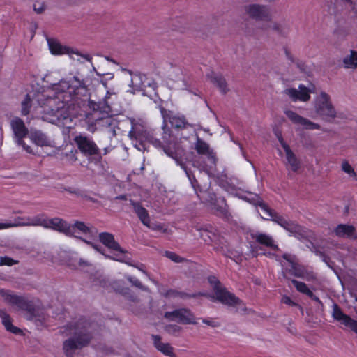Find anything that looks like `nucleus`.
I'll return each mask as SVG.
<instances>
[{
  "label": "nucleus",
  "instance_id": "obj_1",
  "mask_svg": "<svg viewBox=\"0 0 357 357\" xmlns=\"http://www.w3.org/2000/svg\"><path fill=\"white\" fill-rule=\"evenodd\" d=\"M36 99L44 121L57 123L70 119V107L77 98L76 90L67 82H61L52 89L38 93Z\"/></svg>",
  "mask_w": 357,
  "mask_h": 357
},
{
  "label": "nucleus",
  "instance_id": "obj_2",
  "mask_svg": "<svg viewBox=\"0 0 357 357\" xmlns=\"http://www.w3.org/2000/svg\"><path fill=\"white\" fill-rule=\"evenodd\" d=\"M162 133L161 139L155 137L154 130H135L134 135L135 139L142 146L148 142L153 144L155 148L162 149L164 152L169 157L176 159V137L172 134L171 129L162 123Z\"/></svg>",
  "mask_w": 357,
  "mask_h": 357
},
{
  "label": "nucleus",
  "instance_id": "obj_3",
  "mask_svg": "<svg viewBox=\"0 0 357 357\" xmlns=\"http://www.w3.org/2000/svg\"><path fill=\"white\" fill-rule=\"evenodd\" d=\"M207 279L213 288L216 299L221 303L233 307L245 306L242 300L222 286L220 281L215 275H209Z\"/></svg>",
  "mask_w": 357,
  "mask_h": 357
},
{
  "label": "nucleus",
  "instance_id": "obj_4",
  "mask_svg": "<svg viewBox=\"0 0 357 357\" xmlns=\"http://www.w3.org/2000/svg\"><path fill=\"white\" fill-rule=\"evenodd\" d=\"M5 301L10 305L18 310L25 311L27 313V318L33 320L38 316V309L34 305L33 301L28 299L24 296L5 292L2 294Z\"/></svg>",
  "mask_w": 357,
  "mask_h": 357
},
{
  "label": "nucleus",
  "instance_id": "obj_5",
  "mask_svg": "<svg viewBox=\"0 0 357 357\" xmlns=\"http://www.w3.org/2000/svg\"><path fill=\"white\" fill-rule=\"evenodd\" d=\"M74 141L83 155L89 159L93 157L96 162H100L102 160L101 151L92 139L80 135L76 136Z\"/></svg>",
  "mask_w": 357,
  "mask_h": 357
},
{
  "label": "nucleus",
  "instance_id": "obj_6",
  "mask_svg": "<svg viewBox=\"0 0 357 357\" xmlns=\"http://www.w3.org/2000/svg\"><path fill=\"white\" fill-rule=\"evenodd\" d=\"M14 221L13 223L0 222V230L19 226H40L46 228L48 218L44 213H40L33 217H17Z\"/></svg>",
  "mask_w": 357,
  "mask_h": 357
},
{
  "label": "nucleus",
  "instance_id": "obj_7",
  "mask_svg": "<svg viewBox=\"0 0 357 357\" xmlns=\"http://www.w3.org/2000/svg\"><path fill=\"white\" fill-rule=\"evenodd\" d=\"M89 333H81L63 342V349L67 357H73L75 351L87 346L91 340Z\"/></svg>",
  "mask_w": 357,
  "mask_h": 357
},
{
  "label": "nucleus",
  "instance_id": "obj_8",
  "mask_svg": "<svg viewBox=\"0 0 357 357\" xmlns=\"http://www.w3.org/2000/svg\"><path fill=\"white\" fill-rule=\"evenodd\" d=\"M314 107L317 114L325 120L333 119L336 115L335 109L331 102V98L326 92L320 93L315 100Z\"/></svg>",
  "mask_w": 357,
  "mask_h": 357
},
{
  "label": "nucleus",
  "instance_id": "obj_9",
  "mask_svg": "<svg viewBox=\"0 0 357 357\" xmlns=\"http://www.w3.org/2000/svg\"><path fill=\"white\" fill-rule=\"evenodd\" d=\"M169 321H175L181 324H195L193 313L188 308H180L172 312H166L164 314Z\"/></svg>",
  "mask_w": 357,
  "mask_h": 357
},
{
  "label": "nucleus",
  "instance_id": "obj_10",
  "mask_svg": "<svg viewBox=\"0 0 357 357\" xmlns=\"http://www.w3.org/2000/svg\"><path fill=\"white\" fill-rule=\"evenodd\" d=\"M10 124L14 135L17 139V144L22 146L27 153H31L32 152L31 147L26 146L24 141V138L28 135L29 130L23 120L19 117H16L11 121Z\"/></svg>",
  "mask_w": 357,
  "mask_h": 357
},
{
  "label": "nucleus",
  "instance_id": "obj_11",
  "mask_svg": "<svg viewBox=\"0 0 357 357\" xmlns=\"http://www.w3.org/2000/svg\"><path fill=\"white\" fill-rule=\"evenodd\" d=\"M161 115L162 117V123L168 126V123L171 126L178 130H181L186 128L188 123L185 117L183 115H177L173 114L171 111H167L165 108L160 109Z\"/></svg>",
  "mask_w": 357,
  "mask_h": 357
},
{
  "label": "nucleus",
  "instance_id": "obj_12",
  "mask_svg": "<svg viewBox=\"0 0 357 357\" xmlns=\"http://www.w3.org/2000/svg\"><path fill=\"white\" fill-rule=\"evenodd\" d=\"M333 318L347 328H349L357 335V321L344 314L337 303L333 305Z\"/></svg>",
  "mask_w": 357,
  "mask_h": 357
},
{
  "label": "nucleus",
  "instance_id": "obj_13",
  "mask_svg": "<svg viewBox=\"0 0 357 357\" xmlns=\"http://www.w3.org/2000/svg\"><path fill=\"white\" fill-rule=\"evenodd\" d=\"M282 257L289 263V268H285L282 271L284 278L289 279L287 274L298 278H303L305 277V268L303 266L294 261L291 255L284 253L282 255Z\"/></svg>",
  "mask_w": 357,
  "mask_h": 357
},
{
  "label": "nucleus",
  "instance_id": "obj_14",
  "mask_svg": "<svg viewBox=\"0 0 357 357\" xmlns=\"http://www.w3.org/2000/svg\"><path fill=\"white\" fill-rule=\"evenodd\" d=\"M250 17L257 20L270 21L271 13L268 7L258 4H251L245 8Z\"/></svg>",
  "mask_w": 357,
  "mask_h": 357
},
{
  "label": "nucleus",
  "instance_id": "obj_15",
  "mask_svg": "<svg viewBox=\"0 0 357 357\" xmlns=\"http://www.w3.org/2000/svg\"><path fill=\"white\" fill-rule=\"evenodd\" d=\"M284 114L292 123L303 126L305 129L319 130L320 128V126L319 124L300 116L294 111L287 109L284 111Z\"/></svg>",
  "mask_w": 357,
  "mask_h": 357
},
{
  "label": "nucleus",
  "instance_id": "obj_16",
  "mask_svg": "<svg viewBox=\"0 0 357 357\" xmlns=\"http://www.w3.org/2000/svg\"><path fill=\"white\" fill-rule=\"evenodd\" d=\"M46 228L63 233L67 236L70 235V229H72L70 224L59 218L48 219L47 227Z\"/></svg>",
  "mask_w": 357,
  "mask_h": 357
},
{
  "label": "nucleus",
  "instance_id": "obj_17",
  "mask_svg": "<svg viewBox=\"0 0 357 357\" xmlns=\"http://www.w3.org/2000/svg\"><path fill=\"white\" fill-rule=\"evenodd\" d=\"M250 235L252 238L259 245L271 248L275 251L278 250V246L275 243L271 236L261 232L252 233Z\"/></svg>",
  "mask_w": 357,
  "mask_h": 357
},
{
  "label": "nucleus",
  "instance_id": "obj_18",
  "mask_svg": "<svg viewBox=\"0 0 357 357\" xmlns=\"http://www.w3.org/2000/svg\"><path fill=\"white\" fill-rule=\"evenodd\" d=\"M99 240L104 245L110 250L117 251L121 254L125 252V251L121 248L119 243L115 241L114 235L110 233H100Z\"/></svg>",
  "mask_w": 357,
  "mask_h": 357
},
{
  "label": "nucleus",
  "instance_id": "obj_19",
  "mask_svg": "<svg viewBox=\"0 0 357 357\" xmlns=\"http://www.w3.org/2000/svg\"><path fill=\"white\" fill-rule=\"evenodd\" d=\"M161 337L159 335H153L152 340L154 347L162 354L169 357H176L174 352V348L169 343L161 342Z\"/></svg>",
  "mask_w": 357,
  "mask_h": 357
},
{
  "label": "nucleus",
  "instance_id": "obj_20",
  "mask_svg": "<svg viewBox=\"0 0 357 357\" xmlns=\"http://www.w3.org/2000/svg\"><path fill=\"white\" fill-rule=\"evenodd\" d=\"M291 282L298 292L307 295L312 301L317 303L321 307L324 306L322 301L319 299V297L313 294V292L308 288L307 285L305 282L298 281L295 279H292Z\"/></svg>",
  "mask_w": 357,
  "mask_h": 357
},
{
  "label": "nucleus",
  "instance_id": "obj_21",
  "mask_svg": "<svg viewBox=\"0 0 357 357\" xmlns=\"http://www.w3.org/2000/svg\"><path fill=\"white\" fill-rule=\"evenodd\" d=\"M257 205L260 207V208L268 215L273 221L276 222L278 225L284 227L287 220L283 217L278 214L275 211L270 208L266 204L263 202L262 201L258 202Z\"/></svg>",
  "mask_w": 357,
  "mask_h": 357
},
{
  "label": "nucleus",
  "instance_id": "obj_22",
  "mask_svg": "<svg viewBox=\"0 0 357 357\" xmlns=\"http://www.w3.org/2000/svg\"><path fill=\"white\" fill-rule=\"evenodd\" d=\"M160 294L166 298H180L182 299L197 298L199 296L204 295V294L201 293V292L194 293V294H188L184 291H178L176 289H169L166 291H161Z\"/></svg>",
  "mask_w": 357,
  "mask_h": 357
},
{
  "label": "nucleus",
  "instance_id": "obj_23",
  "mask_svg": "<svg viewBox=\"0 0 357 357\" xmlns=\"http://www.w3.org/2000/svg\"><path fill=\"white\" fill-rule=\"evenodd\" d=\"M0 317L2 324L7 331L15 335L23 333V331L20 328L13 325L12 319L5 309L0 308Z\"/></svg>",
  "mask_w": 357,
  "mask_h": 357
},
{
  "label": "nucleus",
  "instance_id": "obj_24",
  "mask_svg": "<svg viewBox=\"0 0 357 357\" xmlns=\"http://www.w3.org/2000/svg\"><path fill=\"white\" fill-rule=\"evenodd\" d=\"M131 204L133 206L134 212L136 213L142 223L147 227H150V216L148 211L142 206L139 202H131Z\"/></svg>",
  "mask_w": 357,
  "mask_h": 357
},
{
  "label": "nucleus",
  "instance_id": "obj_25",
  "mask_svg": "<svg viewBox=\"0 0 357 357\" xmlns=\"http://www.w3.org/2000/svg\"><path fill=\"white\" fill-rule=\"evenodd\" d=\"M211 204L214 206L215 209L222 215L227 216L229 214V208L225 198L223 197L216 198L215 195H213V197H211Z\"/></svg>",
  "mask_w": 357,
  "mask_h": 357
},
{
  "label": "nucleus",
  "instance_id": "obj_26",
  "mask_svg": "<svg viewBox=\"0 0 357 357\" xmlns=\"http://www.w3.org/2000/svg\"><path fill=\"white\" fill-rule=\"evenodd\" d=\"M355 231L356 229L353 225L340 224L335 227L334 232L339 237L354 238L356 239L357 236L354 237Z\"/></svg>",
  "mask_w": 357,
  "mask_h": 357
},
{
  "label": "nucleus",
  "instance_id": "obj_27",
  "mask_svg": "<svg viewBox=\"0 0 357 357\" xmlns=\"http://www.w3.org/2000/svg\"><path fill=\"white\" fill-rule=\"evenodd\" d=\"M50 52L54 55H62L70 53V48L63 46L60 43L54 39L47 40Z\"/></svg>",
  "mask_w": 357,
  "mask_h": 357
},
{
  "label": "nucleus",
  "instance_id": "obj_28",
  "mask_svg": "<svg viewBox=\"0 0 357 357\" xmlns=\"http://www.w3.org/2000/svg\"><path fill=\"white\" fill-rule=\"evenodd\" d=\"M211 82L215 84L223 94H225L227 91V85L225 79L221 75L215 73H212L211 75H208Z\"/></svg>",
  "mask_w": 357,
  "mask_h": 357
},
{
  "label": "nucleus",
  "instance_id": "obj_29",
  "mask_svg": "<svg viewBox=\"0 0 357 357\" xmlns=\"http://www.w3.org/2000/svg\"><path fill=\"white\" fill-rule=\"evenodd\" d=\"M285 154L286 159L290 165L291 171L294 172H297L301 167L299 160L297 158L291 149H288V150L285 151Z\"/></svg>",
  "mask_w": 357,
  "mask_h": 357
},
{
  "label": "nucleus",
  "instance_id": "obj_30",
  "mask_svg": "<svg viewBox=\"0 0 357 357\" xmlns=\"http://www.w3.org/2000/svg\"><path fill=\"white\" fill-rule=\"evenodd\" d=\"M31 139L38 146H48L50 141L47 136L41 131H34L31 133Z\"/></svg>",
  "mask_w": 357,
  "mask_h": 357
},
{
  "label": "nucleus",
  "instance_id": "obj_31",
  "mask_svg": "<svg viewBox=\"0 0 357 357\" xmlns=\"http://www.w3.org/2000/svg\"><path fill=\"white\" fill-rule=\"evenodd\" d=\"M343 64L345 68L355 69L357 68V52L351 50L350 55L343 59Z\"/></svg>",
  "mask_w": 357,
  "mask_h": 357
},
{
  "label": "nucleus",
  "instance_id": "obj_32",
  "mask_svg": "<svg viewBox=\"0 0 357 357\" xmlns=\"http://www.w3.org/2000/svg\"><path fill=\"white\" fill-rule=\"evenodd\" d=\"M182 167L185 170L186 176H188V178L190 182V184H191L192 187L193 188L195 193L197 194V196H199V192H200L202 191V190H201V187L199 184L198 181L195 178V176L194 175V174L192 173V172L190 169H188L187 167H185L184 166H182Z\"/></svg>",
  "mask_w": 357,
  "mask_h": 357
},
{
  "label": "nucleus",
  "instance_id": "obj_33",
  "mask_svg": "<svg viewBox=\"0 0 357 357\" xmlns=\"http://www.w3.org/2000/svg\"><path fill=\"white\" fill-rule=\"evenodd\" d=\"M72 227L70 229V234L69 236H73V234L77 231L79 230L82 234H86L90 232V229L87 227L84 222L81 221H75L73 225H70Z\"/></svg>",
  "mask_w": 357,
  "mask_h": 357
},
{
  "label": "nucleus",
  "instance_id": "obj_34",
  "mask_svg": "<svg viewBox=\"0 0 357 357\" xmlns=\"http://www.w3.org/2000/svg\"><path fill=\"white\" fill-rule=\"evenodd\" d=\"M195 149L197 152L200 155H206L209 153V145L204 140L197 138L195 143Z\"/></svg>",
  "mask_w": 357,
  "mask_h": 357
},
{
  "label": "nucleus",
  "instance_id": "obj_35",
  "mask_svg": "<svg viewBox=\"0 0 357 357\" xmlns=\"http://www.w3.org/2000/svg\"><path fill=\"white\" fill-rule=\"evenodd\" d=\"M31 98L29 94H26L24 100L21 103V113L23 116H26L29 114L31 107Z\"/></svg>",
  "mask_w": 357,
  "mask_h": 357
},
{
  "label": "nucleus",
  "instance_id": "obj_36",
  "mask_svg": "<svg viewBox=\"0 0 357 357\" xmlns=\"http://www.w3.org/2000/svg\"><path fill=\"white\" fill-rule=\"evenodd\" d=\"M298 100L306 102L310 98V91L307 87L303 84H300L298 86Z\"/></svg>",
  "mask_w": 357,
  "mask_h": 357
},
{
  "label": "nucleus",
  "instance_id": "obj_37",
  "mask_svg": "<svg viewBox=\"0 0 357 357\" xmlns=\"http://www.w3.org/2000/svg\"><path fill=\"white\" fill-rule=\"evenodd\" d=\"M126 279L128 281H129L132 286L139 288V289L149 292V288L148 287H146L142 284V282L135 277H133L132 275H127Z\"/></svg>",
  "mask_w": 357,
  "mask_h": 357
},
{
  "label": "nucleus",
  "instance_id": "obj_38",
  "mask_svg": "<svg viewBox=\"0 0 357 357\" xmlns=\"http://www.w3.org/2000/svg\"><path fill=\"white\" fill-rule=\"evenodd\" d=\"M283 228L291 233H297L301 230V227L300 225L289 220H287Z\"/></svg>",
  "mask_w": 357,
  "mask_h": 357
},
{
  "label": "nucleus",
  "instance_id": "obj_39",
  "mask_svg": "<svg viewBox=\"0 0 357 357\" xmlns=\"http://www.w3.org/2000/svg\"><path fill=\"white\" fill-rule=\"evenodd\" d=\"M117 291L119 293L123 295L132 301L135 302L137 301V296L134 295L128 287H122L121 289H117Z\"/></svg>",
  "mask_w": 357,
  "mask_h": 357
},
{
  "label": "nucleus",
  "instance_id": "obj_40",
  "mask_svg": "<svg viewBox=\"0 0 357 357\" xmlns=\"http://www.w3.org/2000/svg\"><path fill=\"white\" fill-rule=\"evenodd\" d=\"M19 261L13 259V258L4 256L0 257V266H12L15 264H18Z\"/></svg>",
  "mask_w": 357,
  "mask_h": 357
},
{
  "label": "nucleus",
  "instance_id": "obj_41",
  "mask_svg": "<svg viewBox=\"0 0 357 357\" xmlns=\"http://www.w3.org/2000/svg\"><path fill=\"white\" fill-rule=\"evenodd\" d=\"M342 169L347 174H349L351 177H356V173L355 172L353 167L350 165V164L347 161L344 160L342 163Z\"/></svg>",
  "mask_w": 357,
  "mask_h": 357
},
{
  "label": "nucleus",
  "instance_id": "obj_42",
  "mask_svg": "<svg viewBox=\"0 0 357 357\" xmlns=\"http://www.w3.org/2000/svg\"><path fill=\"white\" fill-rule=\"evenodd\" d=\"M165 256L167 258L170 259L172 261L176 262V263H181V262H183L185 260L184 258L180 257L179 255H178L175 252H171V251H166L165 252Z\"/></svg>",
  "mask_w": 357,
  "mask_h": 357
},
{
  "label": "nucleus",
  "instance_id": "obj_43",
  "mask_svg": "<svg viewBox=\"0 0 357 357\" xmlns=\"http://www.w3.org/2000/svg\"><path fill=\"white\" fill-rule=\"evenodd\" d=\"M285 93L288 95L293 101L298 100V91L294 88L287 89Z\"/></svg>",
  "mask_w": 357,
  "mask_h": 357
},
{
  "label": "nucleus",
  "instance_id": "obj_44",
  "mask_svg": "<svg viewBox=\"0 0 357 357\" xmlns=\"http://www.w3.org/2000/svg\"><path fill=\"white\" fill-rule=\"evenodd\" d=\"M33 7L34 11L38 14L42 13L45 9V6L43 2L36 1L33 3Z\"/></svg>",
  "mask_w": 357,
  "mask_h": 357
},
{
  "label": "nucleus",
  "instance_id": "obj_45",
  "mask_svg": "<svg viewBox=\"0 0 357 357\" xmlns=\"http://www.w3.org/2000/svg\"><path fill=\"white\" fill-rule=\"evenodd\" d=\"M277 138H278L280 145L284 150V151L288 150V149H290L289 146L285 142V141L284 140V139L280 133L277 135Z\"/></svg>",
  "mask_w": 357,
  "mask_h": 357
},
{
  "label": "nucleus",
  "instance_id": "obj_46",
  "mask_svg": "<svg viewBox=\"0 0 357 357\" xmlns=\"http://www.w3.org/2000/svg\"><path fill=\"white\" fill-rule=\"evenodd\" d=\"M282 301H283L284 303L289 305H296V303L289 296H284L282 298Z\"/></svg>",
  "mask_w": 357,
  "mask_h": 357
},
{
  "label": "nucleus",
  "instance_id": "obj_47",
  "mask_svg": "<svg viewBox=\"0 0 357 357\" xmlns=\"http://www.w3.org/2000/svg\"><path fill=\"white\" fill-rule=\"evenodd\" d=\"M150 229H153V230H162L163 227L162 225L160 224V223H157V224H153V225H151L150 224Z\"/></svg>",
  "mask_w": 357,
  "mask_h": 357
},
{
  "label": "nucleus",
  "instance_id": "obj_48",
  "mask_svg": "<svg viewBox=\"0 0 357 357\" xmlns=\"http://www.w3.org/2000/svg\"><path fill=\"white\" fill-rule=\"evenodd\" d=\"M284 52H285V54L287 57V59L292 63H294L295 61L294 59V58L292 57V56L291 55L289 51L287 49V48H284Z\"/></svg>",
  "mask_w": 357,
  "mask_h": 357
},
{
  "label": "nucleus",
  "instance_id": "obj_49",
  "mask_svg": "<svg viewBox=\"0 0 357 357\" xmlns=\"http://www.w3.org/2000/svg\"><path fill=\"white\" fill-rule=\"evenodd\" d=\"M168 328H172L173 330V331H174V332H176V331L178 332L181 330V327L177 325H170V326H169Z\"/></svg>",
  "mask_w": 357,
  "mask_h": 357
},
{
  "label": "nucleus",
  "instance_id": "obj_50",
  "mask_svg": "<svg viewBox=\"0 0 357 357\" xmlns=\"http://www.w3.org/2000/svg\"><path fill=\"white\" fill-rule=\"evenodd\" d=\"M79 264L80 266H83L84 264L86 265V266H89V264L86 262V261H84L83 259H80L79 260Z\"/></svg>",
  "mask_w": 357,
  "mask_h": 357
},
{
  "label": "nucleus",
  "instance_id": "obj_51",
  "mask_svg": "<svg viewBox=\"0 0 357 357\" xmlns=\"http://www.w3.org/2000/svg\"><path fill=\"white\" fill-rule=\"evenodd\" d=\"M144 266L143 264H141V266L139 267H137V268L141 271L143 273L146 274V275H148V273L144 271L142 267Z\"/></svg>",
  "mask_w": 357,
  "mask_h": 357
},
{
  "label": "nucleus",
  "instance_id": "obj_52",
  "mask_svg": "<svg viewBox=\"0 0 357 357\" xmlns=\"http://www.w3.org/2000/svg\"><path fill=\"white\" fill-rule=\"evenodd\" d=\"M203 323L207 324V325H209V326H212V324H211V321H208V320H206V319H204L203 320Z\"/></svg>",
  "mask_w": 357,
  "mask_h": 357
},
{
  "label": "nucleus",
  "instance_id": "obj_53",
  "mask_svg": "<svg viewBox=\"0 0 357 357\" xmlns=\"http://www.w3.org/2000/svg\"><path fill=\"white\" fill-rule=\"evenodd\" d=\"M77 157L75 156V154H73L72 156H71V160L72 161H76L77 160Z\"/></svg>",
  "mask_w": 357,
  "mask_h": 357
},
{
  "label": "nucleus",
  "instance_id": "obj_54",
  "mask_svg": "<svg viewBox=\"0 0 357 357\" xmlns=\"http://www.w3.org/2000/svg\"><path fill=\"white\" fill-rule=\"evenodd\" d=\"M198 167H199V169L200 170H205L206 169V167L204 166V165H199Z\"/></svg>",
  "mask_w": 357,
  "mask_h": 357
},
{
  "label": "nucleus",
  "instance_id": "obj_55",
  "mask_svg": "<svg viewBox=\"0 0 357 357\" xmlns=\"http://www.w3.org/2000/svg\"><path fill=\"white\" fill-rule=\"evenodd\" d=\"M273 29H274L275 30H276V31H279V29H280V26H279V25H278V24H275V25L274 26Z\"/></svg>",
  "mask_w": 357,
  "mask_h": 357
},
{
  "label": "nucleus",
  "instance_id": "obj_56",
  "mask_svg": "<svg viewBox=\"0 0 357 357\" xmlns=\"http://www.w3.org/2000/svg\"><path fill=\"white\" fill-rule=\"evenodd\" d=\"M100 282V286H104V285H105V280H100V282Z\"/></svg>",
  "mask_w": 357,
  "mask_h": 357
},
{
  "label": "nucleus",
  "instance_id": "obj_57",
  "mask_svg": "<svg viewBox=\"0 0 357 357\" xmlns=\"http://www.w3.org/2000/svg\"><path fill=\"white\" fill-rule=\"evenodd\" d=\"M258 250H257V247H252V252H257Z\"/></svg>",
  "mask_w": 357,
  "mask_h": 357
},
{
  "label": "nucleus",
  "instance_id": "obj_58",
  "mask_svg": "<svg viewBox=\"0 0 357 357\" xmlns=\"http://www.w3.org/2000/svg\"><path fill=\"white\" fill-rule=\"evenodd\" d=\"M297 66H298V67L299 68H301V69L302 68V66H301L302 65H301V63H297Z\"/></svg>",
  "mask_w": 357,
  "mask_h": 357
}]
</instances>
